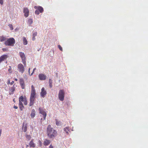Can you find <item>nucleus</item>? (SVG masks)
<instances>
[{
    "label": "nucleus",
    "instance_id": "a19ab883",
    "mask_svg": "<svg viewBox=\"0 0 148 148\" xmlns=\"http://www.w3.org/2000/svg\"><path fill=\"white\" fill-rule=\"evenodd\" d=\"M2 50H3V51H6V49H5V48H3V49H2Z\"/></svg>",
    "mask_w": 148,
    "mask_h": 148
},
{
    "label": "nucleus",
    "instance_id": "4be33fe9",
    "mask_svg": "<svg viewBox=\"0 0 148 148\" xmlns=\"http://www.w3.org/2000/svg\"><path fill=\"white\" fill-rule=\"evenodd\" d=\"M6 40V37L3 36H0V41L3 42L5 41Z\"/></svg>",
    "mask_w": 148,
    "mask_h": 148
},
{
    "label": "nucleus",
    "instance_id": "e433bc0d",
    "mask_svg": "<svg viewBox=\"0 0 148 148\" xmlns=\"http://www.w3.org/2000/svg\"><path fill=\"white\" fill-rule=\"evenodd\" d=\"M49 148H53V146L51 145L49 147Z\"/></svg>",
    "mask_w": 148,
    "mask_h": 148
},
{
    "label": "nucleus",
    "instance_id": "7c9ffc66",
    "mask_svg": "<svg viewBox=\"0 0 148 148\" xmlns=\"http://www.w3.org/2000/svg\"><path fill=\"white\" fill-rule=\"evenodd\" d=\"M9 67L10 68L9 69L8 71L10 73H11L12 72V71H11V66H10Z\"/></svg>",
    "mask_w": 148,
    "mask_h": 148
},
{
    "label": "nucleus",
    "instance_id": "b1692460",
    "mask_svg": "<svg viewBox=\"0 0 148 148\" xmlns=\"http://www.w3.org/2000/svg\"><path fill=\"white\" fill-rule=\"evenodd\" d=\"M52 80L51 79H49V86L50 88H52Z\"/></svg>",
    "mask_w": 148,
    "mask_h": 148
},
{
    "label": "nucleus",
    "instance_id": "a18cd8bd",
    "mask_svg": "<svg viewBox=\"0 0 148 148\" xmlns=\"http://www.w3.org/2000/svg\"><path fill=\"white\" fill-rule=\"evenodd\" d=\"M26 147H29V145H27L26 146Z\"/></svg>",
    "mask_w": 148,
    "mask_h": 148
},
{
    "label": "nucleus",
    "instance_id": "ea45409f",
    "mask_svg": "<svg viewBox=\"0 0 148 148\" xmlns=\"http://www.w3.org/2000/svg\"><path fill=\"white\" fill-rule=\"evenodd\" d=\"M14 83V81H12L10 83V84L11 85H12Z\"/></svg>",
    "mask_w": 148,
    "mask_h": 148
},
{
    "label": "nucleus",
    "instance_id": "473e14b6",
    "mask_svg": "<svg viewBox=\"0 0 148 148\" xmlns=\"http://www.w3.org/2000/svg\"><path fill=\"white\" fill-rule=\"evenodd\" d=\"M37 32H34L33 34V36H37Z\"/></svg>",
    "mask_w": 148,
    "mask_h": 148
},
{
    "label": "nucleus",
    "instance_id": "2eb2a0df",
    "mask_svg": "<svg viewBox=\"0 0 148 148\" xmlns=\"http://www.w3.org/2000/svg\"><path fill=\"white\" fill-rule=\"evenodd\" d=\"M8 57L7 55H4L1 56L0 57V63L2 61L5 60Z\"/></svg>",
    "mask_w": 148,
    "mask_h": 148
},
{
    "label": "nucleus",
    "instance_id": "f03ea898",
    "mask_svg": "<svg viewBox=\"0 0 148 148\" xmlns=\"http://www.w3.org/2000/svg\"><path fill=\"white\" fill-rule=\"evenodd\" d=\"M15 43V40L13 38H7L4 42L5 46H13Z\"/></svg>",
    "mask_w": 148,
    "mask_h": 148
},
{
    "label": "nucleus",
    "instance_id": "a211bd4d",
    "mask_svg": "<svg viewBox=\"0 0 148 148\" xmlns=\"http://www.w3.org/2000/svg\"><path fill=\"white\" fill-rule=\"evenodd\" d=\"M35 100V99H34L30 98V103L29 104V106H31L33 105Z\"/></svg>",
    "mask_w": 148,
    "mask_h": 148
},
{
    "label": "nucleus",
    "instance_id": "c756f323",
    "mask_svg": "<svg viewBox=\"0 0 148 148\" xmlns=\"http://www.w3.org/2000/svg\"><path fill=\"white\" fill-rule=\"evenodd\" d=\"M39 145L40 147H41L42 145V143L40 140H39L38 141Z\"/></svg>",
    "mask_w": 148,
    "mask_h": 148
},
{
    "label": "nucleus",
    "instance_id": "f3484780",
    "mask_svg": "<svg viewBox=\"0 0 148 148\" xmlns=\"http://www.w3.org/2000/svg\"><path fill=\"white\" fill-rule=\"evenodd\" d=\"M50 143V141L47 139H45L43 143L44 145L45 146H47L49 145Z\"/></svg>",
    "mask_w": 148,
    "mask_h": 148
},
{
    "label": "nucleus",
    "instance_id": "aec40b11",
    "mask_svg": "<svg viewBox=\"0 0 148 148\" xmlns=\"http://www.w3.org/2000/svg\"><path fill=\"white\" fill-rule=\"evenodd\" d=\"M35 111L34 109L32 110L31 114V117L32 118L34 117L35 116Z\"/></svg>",
    "mask_w": 148,
    "mask_h": 148
},
{
    "label": "nucleus",
    "instance_id": "cd10ccee",
    "mask_svg": "<svg viewBox=\"0 0 148 148\" xmlns=\"http://www.w3.org/2000/svg\"><path fill=\"white\" fill-rule=\"evenodd\" d=\"M56 120V124L57 126H59L60 125V121Z\"/></svg>",
    "mask_w": 148,
    "mask_h": 148
},
{
    "label": "nucleus",
    "instance_id": "1a4fd4ad",
    "mask_svg": "<svg viewBox=\"0 0 148 148\" xmlns=\"http://www.w3.org/2000/svg\"><path fill=\"white\" fill-rule=\"evenodd\" d=\"M19 101L21 102H23L25 105H27V101L26 97H24L23 96H21L19 98Z\"/></svg>",
    "mask_w": 148,
    "mask_h": 148
},
{
    "label": "nucleus",
    "instance_id": "37998d69",
    "mask_svg": "<svg viewBox=\"0 0 148 148\" xmlns=\"http://www.w3.org/2000/svg\"><path fill=\"white\" fill-rule=\"evenodd\" d=\"M14 80L15 81H17L18 80V79L16 78Z\"/></svg>",
    "mask_w": 148,
    "mask_h": 148
},
{
    "label": "nucleus",
    "instance_id": "20e7f679",
    "mask_svg": "<svg viewBox=\"0 0 148 148\" xmlns=\"http://www.w3.org/2000/svg\"><path fill=\"white\" fill-rule=\"evenodd\" d=\"M65 93L63 90H60L58 93V98L61 101H62L64 100Z\"/></svg>",
    "mask_w": 148,
    "mask_h": 148
},
{
    "label": "nucleus",
    "instance_id": "0eeeda50",
    "mask_svg": "<svg viewBox=\"0 0 148 148\" xmlns=\"http://www.w3.org/2000/svg\"><path fill=\"white\" fill-rule=\"evenodd\" d=\"M39 110L40 113L42 115L43 119V120H45V119L47 115L45 111L43 110L42 108H39ZM41 119L42 120V119L41 118Z\"/></svg>",
    "mask_w": 148,
    "mask_h": 148
},
{
    "label": "nucleus",
    "instance_id": "412c9836",
    "mask_svg": "<svg viewBox=\"0 0 148 148\" xmlns=\"http://www.w3.org/2000/svg\"><path fill=\"white\" fill-rule=\"evenodd\" d=\"M64 131L67 135L69 134L68 131H69V127H66L64 129Z\"/></svg>",
    "mask_w": 148,
    "mask_h": 148
},
{
    "label": "nucleus",
    "instance_id": "423d86ee",
    "mask_svg": "<svg viewBox=\"0 0 148 148\" xmlns=\"http://www.w3.org/2000/svg\"><path fill=\"white\" fill-rule=\"evenodd\" d=\"M19 53L20 56L21 58V59L22 60L23 63L24 64L25 67L26 65L25 61L26 58L25 54L24 53L22 52H20Z\"/></svg>",
    "mask_w": 148,
    "mask_h": 148
},
{
    "label": "nucleus",
    "instance_id": "9b49d317",
    "mask_svg": "<svg viewBox=\"0 0 148 148\" xmlns=\"http://www.w3.org/2000/svg\"><path fill=\"white\" fill-rule=\"evenodd\" d=\"M23 12L24 13V16L26 18L27 17L29 16V10L26 8H25L23 9Z\"/></svg>",
    "mask_w": 148,
    "mask_h": 148
},
{
    "label": "nucleus",
    "instance_id": "ddd939ff",
    "mask_svg": "<svg viewBox=\"0 0 148 148\" xmlns=\"http://www.w3.org/2000/svg\"><path fill=\"white\" fill-rule=\"evenodd\" d=\"M15 88V87L14 85H13L12 87L9 88V92L10 95H12L14 94Z\"/></svg>",
    "mask_w": 148,
    "mask_h": 148
},
{
    "label": "nucleus",
    "instance_id": "a878e982",
    "mask_svg": "<svg viewBox=\"0 0 148 148\" xmlns=\"http://www.w3.org/2000/svg\"><path fill=\"white\" fill-rule=\"evenodd\" d=\"M27 22L29 24L31 25L33 22L32 19H29Z\"/></svg>",
    "mask_w": 148,
    "mask_h": 148
},
{
    "label": "nucleus",
    "instance_id": "bb28decb",
    "mask_svg": "<svg viewBox=\"0 0 148 148\" xmlns=\"http://www.w3.org/2000/svg\"><path fill=\"white\" fill-rule=\"evenodd\" d=\"M8 26L10 27V29L11 30H12L13 29V28L12 25L11 24H9L8 25Z\"/></svg>",
    "mask_w": 148,
    "mask_h": 148
},
{
    "label": "nucleus",
    "instance_id": "c03bdc74",
    "mask_svg": "<svg viewBox=\"0 0 148 148\" xmlns=\"http://www.w3.org/2000/svg\"><path fill=\"white\" fill-rule=\"evenodd\" d=\"M1 130H0V134H1Z\"/></svg>",
    "mask_w": 148,
    "mask_h": 148
},
{
    "label": "nucleus",
    "instance_id": "7ed1b4c3",
    "mask_svg": "<svg viewBox=\"0 0 148 148\" xmlns=\"http://www.w3.org/2000/svg\"><path fill=\"white\" fill-rule=\"evenodd\" d=\"M34 8L36 10L35 12V13L36 14L38 15L40 12L42 13L43 11V9L42 7L39 6H34Z\"/></svg>",
    "mask_w": 148,
    "mask_h": 148
},
{
    "label": "nucleus",
    "instance_id": "4468645a",
    "mask_svg": "<svg viewBox=\"0 0 148 148\" xmlns=\"http://www.w3.org/2000/svg\"><path fill=\"white\" fill-rule=\"evenodd\" d=\"M20 84L22 89H24L25 88V85L24 80L23 78L20 79Z\"/></svg>",
    "mask_w": 148,
    "mask_h": 148
},
{
    "label": "nucleus",
    "instance_id": "79ce46f5",
    "mask_svg": "<svg viewBox=\"0 0 148 148\" xmlns=\"http://www.w3.org/2000/svg\"><path fill=\"white\" fill-rule=\"evenodd\" d=\"M30 68H29V69H28V72L29 73V74L30 73Z\"/></svg>",
    "mask_w": 148,
    "mask_h": 148
},
{
    "label": "nucleus",
    "instance_id": "9d476101",
    "mask_svg": "<svg viewBox=\"0 0 148 148\" xmlns=\"http://www.w3.org/2000/svg\"><path fill=\"white\" fill-rule=\"evenodd\" d=\"M38 77L40 80H44L47 78L46 76L43 73H40L38 75Z\"/></svg>",
    "mask_w": 148,
    "mask_h": 148
},
{
    "label": "nucleus",
    "instance_id": "f8f14e48",
    "mask_svg": "<svg viewBox=\"0 0 148 148\" xmlns=\"http://www.w3.org/2000/svg\"><path fill=\"white\" fill-rule=\"evenodd\" d=\"M41 90V91L40 93V96L44 98L45 97V96L47 94L46 91L45 90V88L44 87L42 88Z\"/></svg>",
    "mask_w": 148,
    "mask_h": 148
},
{
    "label": "nucleus",
    "instance_id": "6ab92c4d",
    "mask_svg": "<svg viewBox=\"0 0 148 148\" xmlns=\"http://www.w3.org/2000/svg\"><path fill=\"white\" fill-rule=\"evenodd\" d=\"M29 146L30 147H35V144L34 143L33 140H32L31 141L29 142Z\"/></svg>",
    "mask_w": 148,
    "mask_h": 148
},
{
    "label": "nucleus",
    "instance_id": "5701e85b",
    "mask_svg": "<svg viewBox=\"0 0 148 148\" xmlns=\"http://www.w3.org/2000/svg\"><path fill=\"white\" fill-rule=\"evenodd\" d=\"M23 43L24 45H26L27 44V42L26 38L25 37H23Z\"/></svg>",
    "mask_w": 148,
    "mask_h": 148
},
{
    "label": "nucleus",
    "instance_id": "39448f33",
    "mask_svg": "<svg viewBox=\"0 0 148 148\" xmlns=\"http://www.w3.org/2000/svg\"><path fill=\"white\" fill-rule=\"evenodd\" d=\"M36 92L34 86L32 85L31 86V90L30 98L35 99L36 97Z\"/></svg>",
    "mask_w": 148,
    "mask_h": 148
},
{
    "label": "nucleus",
    "instance_id": "2f4dec72",
    "mask_svg": "<svg viewBox=\"0 0 148 148\" xmlns=\"http://www.w3.org/2000/svg\"><path fill=\"white\" fill-rule=\"evenodd\" d=\"M26 138H28L29 140H30L31 138V137L30 135H26Z\"/></svg>",
    "mask_w": 148,
    "mask_h": 148
},
{
    "label": "nucleus",
    "instance_id": "6e6552de",
    "mask_svg": "<svg viewBox=\"0 0 148 148\" xmlns=\"http://www.w3.org/2000/svg\"><path fill=\"white\" fill-rule=\"evenodd\" d=\"M18 70L22 73H23L25 71V68L23 65L21 64H19L18 65Z\"/></svg>",
    "mask_w": 148,
    "mask_h": 148
},
{
    "label": "nucleus",
    "instance_id": "72a5a7b5",
    "mask_svg": "<svg viewBox=\"0 0 148 148\" xmlns=\"http://www.w3.org/2000/svg\"><path fill=\"white\" fill-rule=\"evenodd\" d=\"M36 68L34 69L32 72L31 73V75H30V76H31L34 73V72L36 70Z\"/></svg>",
    "mask_w": 148,
    "mask_h": 148
},
{
    "label": "nucleus",
    "instance_id": "58836bf2",
    "mask_svg": "<svg viewBox=\"0 0 148 148\" xmlns=\"http://www.w3.org/2000/svg\"><path fill=\"white\" fill-rule=\"evenodd\" d=\"M14 108V109H17L18 108V107L17 106H14V107H13Z\"/></svg>",
    "mask_w": 148,
    "mask_h": 148
},
{
    "label": "nucleus",
    "instance_id": "4c0bfd02",
    "mask_svg": "<svg viewBox=\"0 0 148 148\" xmlns=\"http://www.w3.org/2000/svg\"><path fill=\"white\" fill-rule=\"evenodd\" d=\"M32 40H34V41L35 40V36H33L32 37Z\"/></svg>",
    "mask_w": 148,
    "mask_h": 148
},
{
    "label": "nucleus",
    "instance_id": "dca6fc26",
    "mask_svg": "<svg viewBox=\"0 0 148 148\" xmlns=\"http://www.w3.org/2000/svg\"><path fill=\"white\" fill-rule=\"evenodd\" d=\"M18 106L20 110L21 111L24 108V107L22 102L20 101H19Z\"/></svg>",
    "mask_w": 148,
    "mask_h": 148
},
{
    "label": "nucleus",
    "instance_id": "393cba45",
    "mask_svg": "<svg viewBox=\"0 0 148 148\" xmlns=\"http://www.w3.org/2000/svg\"><path fill=\"white\" fill-rule=\"evenodd\" d=\"M23 129L24 131L25 132L27 131V126L26 125H25V126H24V125H23Z\"/></svg>",
    "mask_w": 148,
    "mask_h": 148
},
{
    "label": "nucleus",
    "instance_id": "c85d7f7f",
    "mask_svg": "<svg viewBox=\"0 0 148 148\" xmlns=\"http://www.w3.org/2000/svg\"><path fill=\"white\" fill-rule=\"evenodd\" d=\"M58 48H59V49L60 51H62V47H61V46L60 45H58Z\"/></svg>",
    "mask_w": 148,
    "mask_h": 148
},
{
    "label": "nucleus",
    "instance_id": "f704fd0d",
    "mask_svg": "<svg viewBox=\"0 0 148 148\" xmlns=\"http://www.w3.org/2000/svg\"><path fill=\"white\" fill-rule=\"evenodd\" d=\"M0 3L1 5H2L3 3V0H0Z\"/></svg>",
    "mask_w": 148,
    "mask_h": 148
},
{
    "label": "nucleus",
    "instance_id": "c9c22d12",
    "mask_svg": "<svg viewBox=\"0 0 148 148\" xmlns=\"http://www.w3.org/2000/svg\"><path fill=\"white\" fill-rule=\"evenodd\" d=\"M10 80L9 79L8 80V82H7V84L8 85L9 84H10Z\"/></svg>",
    "mask_w": 148,
    "mask_h": 148
},
{
    "label": "nucleus",
    "instance_id": "f257e3e1",
    "mask_svg": "<svg viewBox=\"0 0 148 148\" xmlns=\"http://www.w3.org/2000/svg\"><path fill=\"white\" fill-rule=\"evenodd\" d=\"M47 134L49 138L53 139L57 136L58 134L57 131L54 129L51 125H49L47 129Z\"/></svg>",
    "mask_w": 148,
    "mask_h": 148
}]
</instances>
